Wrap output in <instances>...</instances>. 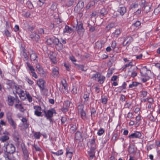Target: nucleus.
Listing matches in <instances>:
<instances>
[{"label":"nucleus","instance_id":"nucleus-1","mask_svg":"<svg viewBox=\"0 0 160 160\" xmlns=\"http://www.w3.org/2000/svg\"><path fill=\"white\" fill-rule=\"evenodd\" d=\"M91 78L98 81L100 84H102L105 79V77L99 73H97L92 75Z\"/></svg>","mask_w":160,"mask_h":160},{"label":"nucleus","instance_id":"nucleus-2","mask_svg":"<svg viewBox=\"0 0 160 160\" xmlns=\"http://www.w3.org/2000/svg\"><path fill=\"white\" fill-rule=\"evenodd\" d=\"M5 148L7 153L9 154H13L15 151V148L14 146L12 143H7L5 144Z\"/></svg>","mask_w":160,"mask_h":160},{"label":"nucleus","instance_id":"nucleus-3","mask_svg":"<svg viewBox=\"0 0 160 160\" xmlns=\"http://www.w3.org/2000/svg\"><path fill=\"white\" fill-rule=\"evenodd\" d=\"M6 115L8 122L13 128L15 129L16 128V124L12 118V113L10 112H8L7 113Z\"/></svg>","mask_w":160,"mask_h":160},{"label":"nucleus","instance_id":"nucleus-4","mask_svg":"<svg viewBox=\"0 0 160 160\" xmlns=\"http://www.w3.org/2000/svg\"><path fill=\"white\" fill-rule=\"evenodd\" d=\"M14 107L16 109L22 112H24L26 110L19 99L16 100V103L15 104Z\"/></svg>","mask_w":160,"mask_h":160},{"label":"nucleus","instance_id":"nucleus-5","mask_svg":"<svg viewBox=\"0 0 160 160\" xmlns=\"http://www.w3.org/2000/svg\"><path fill=\"white\" fill-rule=\"evenodd\" d=\"M76 31L79 36H82L84 29L83 27V24L82 23L77 22V25L76 27Z\"/></svg>","mask_w":160,"mask_h":160},{"label":"nucleus","instance_id":"nucleus-6","mask_svg":"<svg viewBox=\"0 0 160 160\" xmlns=\"http://www.w3.org/2000/svg\"><path fill=\"white\" fill-rule=\"evenodd\" d=\"M10 87L12 88H14L15 89V91L17 94L20 93V92L22 90L21 88V86L16 84L14 82H11L9 83Z\"/></svg>","mask_w":160,"mask_h":160},{"label":"nucleus","instance_id":"nucleus-7","mask_svg":"<svg viewBox=\"0 0 160 160\" xmlns=\"http://www.w3.org/2000/svg\"><path fill=\"white\" fill-rule=\"evenodd\" d=\"M17 99H19L18 98H15L10 95L8 96L7 100L8 105L10 106H13L14 102L15 104L16 103V100Z\"/></svg>","mask_w":160,"mask_h":160},{"label":"nucleus","instance_id":"nucleus-8","mask_svg":"<svg viewBox=\"0 0 160 160\" xmlns=\"http://www.w3.org/2000/svg\"><path fill=\"white\" fill-rule=\"evenodd\" d=\"M54 112V110L52 109L48 110L47 112H45L46 117L50 120V122L52 121L51 118L53 116Z\"/></svg>","mask_w":160,"mask_h":160},{"label":"nucleus","instance_id":"nucleus-9","mask_svg":"<svg viewBox=\"0 0 160 160\" xmlns=\"http://www.w3.org/2000/svg\"><path fill=\"white\" fill-rule=\"evenodd\" d=\"M149 72H151L150 70H148L146 66L142 68L140 70V73L142 76H148V73Z\"/></svg>","mask_w":160,"mask_h":160},{"label":"nucleus","instance_id":"nucleus-10","mask_svg":"<svg viewBox=\"0 0 160 160\" xmlns=\"http://www.w3.org/2000/svg\"><path fill=\"white\" fill-rule=\"evenodd\" d=\"M34 108L35 109V114L38 116H40L42 113L41 112L42 110L41 107L38 106H35L34 107Z\"/></svg>","mask_w":160,"mask_h":160},{"label":"nucleus","instance_id":"nucleus-11","mask_svg":"<svg viewBox=\"0 0 160 160\" xmlns=\"http://www.w3.org/2000/svg\"><path fill=\"white\" fill-rule=\"evenodd\" d=\"M45 82L43 79H41L38 81L37 84L40 87V89L43 91L45 89L44 84Z\"/></svg>","mask_w":160,"mask_h":160},{"label":"nucleus","instance_id":"nucleus-12","mask_svg":"<svg viewBox=\"0 0 160 160\" xmlns=\"http://www.w3.org/2000/svg\"><path fill=\"white\" fill-rule=\"evenodd\" d=\"M133 41V38L131 36H128L124 39L123 43V45L124 46H126L127 44L128 45Z\"/></svg>","mask_w":160,"mask_h":160},{"label":"nucleus","instance_id":"nucleus-13","mask_svg":"<svg viewBox=\"0 0 160 160\" xmlns=\"http://www.w3.org/2000/svg\"><path fill=\"white\" fill-rule=\"evenodd\" d=\"M31 37L33 40L36 42L39 41L40 39L39 36L37 34L36 32H33L31 35Z\"/></svg>","mask_w":160,"mask_h":160},{"label":"nucleus","instance_id":"nucleus-14","mask_svg":"<svg viewBox=\"0 0 160 160\" xmlns=\"http://www.w3.org/2000/svg\"><path fill=\"white\" fill-rule=\"evenodd\" d=\"M141 136V134L139 132H136L134 133H132L129 136L130 138H139Z\"/></svg>","mask_w":160,"mask_h":160},{"label":"nucleus","instance_id":"nucleus-15","mask_svg":"<svg viewBox=\"0 0 160 160\" xmlns=\"http://www.w3.org/2000/svg\"><path fill=\"white\" fill-rule=\"evenodd\" d=\"M59 69L58 67L53 68L52 69L53 75L54 77H57L59 76Z\"/></svg>","mask_w":160,"mask_h":160},{"label":"nucleus","instance_id":"nucleus-16","mask_svg":"<svg viewBox=\"0 0 160 160\" xmlns=\"http://www.w3.org/2000/svg\"><path fill=\"white\" fill-rule=\"evenodd\" d=\"M95 142V139L93 138L90 142V145L89 146L90 148L96 149V146Z\"/></svg>","mask_w":160,"mask_h":160},{"label":"nucleus","instance_id":"nucleus-17","mask_svg":"<svg viewBox=\"0 0 160 160\" xmlns=\"http://www.w3.org/2000/svg\"><path fill=\"white\" fill-rule=\"evenodd\" d=\"M5 135L4 136H2L0 138V140L2 142H4L8 140L9 139V138L8 136L9 133L7 132L6 133H5Z\"/></svg>","mask_w":160,"mask_h":160},{"label":"nucleus","instance_id":"nucleus-18","mask_svg":"<svg viewBox=\"0 0 160 160\" xmlns=\"http://www.w3.org/2000/svg\"><path fill=\"white\" fill-rule=\"evenodd\" d=\"M90 150L88 152V153L89 155L90 158L92 159L95 157V150L96 149L90 148Z\"/></svg>","mask_w":160,"mask_h":160},{"label":"nucleus","instance_id":"nucleus-19","mask_svg":"<svg viewBox=\"0 0 160 160\" xmlns=\"http://www.w3.org/2000/svg\"><path fill=\"white\" fill-rule=\"evenodd\" d=\"M30 56L32 61H33L36 62H37L38 61L36 58H38V56L36 53L32 52V53L30 54Z\"/></svg>","mask_w":160,"mask_h":160},{"label":"nucleus","instance_id":"nucleus-20","mask_svg":"<svg viewBox=\"0 0 160 160\" xmlns=\"http://www.w3.org/2000/svg\"><path fill=\"white\" fill-rule=\"evenodd\" d=\"M54 54L53 52H50L49 54V57L52 62L53 63L56 62V58L54 55Z\"/></svg>","mask_w":160,"mask_h":160},{"label":"nucleus","instance_id":"nucleus-21","mask_svg":"<svg viewBox=\"0 0 160 160\" xmlns=\"http://www.w3.org/2000/svg\"><path fill=\"white\" fill-rule=\"evenodd\" d=\"M118 12L121 15H123L126 12V9L124 7H120L118 9Z\"/></svg>","mask_w":160,"mask_h":160},{"label":"nucleus","instance_id":"nucleus-22","mask_svg":"<svg viewBox=\"0 0 160 160\" xmlns=\"http://www.w3.org/2000/svg\"><path fill=\"white\" fill-rule=\"evenodd\" d=\"M22 150L25 159V160H28L29 157V153L28 151L26 148H23Z\"/></svg>","mask_w":160,"mask_h":160},{"label":"nucleus","instance_id":"nucleus-23","mask_svg":"<svg viewBox=\"0 0 160 160\" xmlns=\"http://www.w3.org/2000/svg\"><path fill=\"white\" fill-rule=\"evenodd\" d=\"M78 112L80 114L82 119H85L86 118V113L84 112L83 109H79Z\"/></svg>","mask_w":160,"mask_h":160},{"label":"nucleus","instance_id":"nucleus-24","mask_svg":"<svg viewBox=\"0 0 160 160\" xmlns=\"http://www.w3.org/2000/svg\"><path fill=\"white\" fill-rule=\"evenodd\" d=\"M72 31V29L71 28L67 25L65 26V28L63 30L64 33H70Z\"/></svg>","mask_w":160,"mask_h":160},{"label":"nucleus","instance_id":"nucleus-25","mask_svg":"<svg viewBox=\"0 0 160 160\" xmlns=\"http://www.w3.org/2000/svg\"><path fill=\"white\" fill-rule=\"evenodd\" d=\"M115 24L114 22H112L106 26V28L107 31H109L112 28L115 27Z\"/></svg>","mask_w":160,"mask_h":160},{"label":"nucleus","instance_id":"nucleus-26","mask_svg":"<svg viewBox=\"0 0 160 160\" xmlns=\"http://www.w3.org/2000/svg\"><path fill=\"white\" fill-rule=\"evenodd\" d=\"M24 126L25 128H27L28 127L29 124L27 123V120L26 118L23 117L21 119Z\"/></svg>","mask_w":160,"mask_h":160},{"label":"nucleus","instance_id":"nucleus-27","mask_svg":"<svg viewBox=\"0 0 160 160\" xmlns=\"http://www.w3.org/2000/svg\"><path fill=\"white\" fill-rule=\"evenodd\" d=\"M76 0H69L66 2L65 5L68 7H71Z\"/></svg>","mask_w":160,"mask_h":160},{"label":"nucleus","instance_id":"nucleus-28","mask_svg":"<svg viewBox=\"0 0 160 160\" xmlns=\"http://www.w3.org/2000/svg\"><path fill=\"white\" fill-rule=\"evenodd\" d=\"M71 127L70 128V131L71 133L75 132L77 130V126L76 124L71 125Z\"/></svg>","mask_w":160,"mask_h":160},{"label":"nucleus","instance_id":"nucleus-29","mask_svg":"<svg viewBox=\"0 0 160 160\" xmlns=\"http://www.w3.org/2000/svg\"><path fill=\"white\" fill-rule=\"evenodd\" d=\"M55 47L56 49L59 51L63 48V45L61 42H60L59 43L55 46Z\"/></svg>","mask_w":160,"mask_h":160},{"label":"nucleus","instance_id":"nucleus-30","mask_svg":"<svg viewBox=\"0 0 160 160\" xmlns=\"http://www.w3.org/2000/svg\"><path fill=\"white\" fill-rule=\"evenodd\" d=\"M138 68L136 67L133 69V71H132L131 72V76L132 78H134L137 76V73L136 72V71L137 70Z\"/></svg>","mask_w":160,"mask_h":160},{"label":"nucleus","instance_id":"nucleus-31","mask_svg":"<svg viewBox=\"0 0 160 160\" xmlns=\"http://www.w3.org/2000/svg\"><path fill=\"white\" fill-rule=\"evenodd\" d=\"M100 12L101 15L104 16L107 14L108 11L105 8H103L100 10Z\"/></svg>","mask_w":160,"mask_h":160},{"label":"nucleus","instance_id":"nucleus-32","mask_svg":"<svg viewBox=\"0 0 160 160\" xmlns=\"http://www.w3.org/2000/svg\"><path fill=\"white\" fill-rule=\"evenodd\" d=\"M89 94L88 93H87L84 94L83 95V98L85 100V102H88L89 100Z\"/></svg>","mask_w":160,"mask_h":160},{"label":"nucleus","instance_id":"nucleus-33","mask_svg":"<svg viewBox=\"0 0 160 160\" xmlns=\"http://www.w3.org/2000/svg\"><path fill=\"white\" fill-rule=\"evenodd\" d=\"M27 98L29 102H31L32 101V98L28 92H26V96L25 98Z\"/></svg>","mask_w":160,"mask_h":160},{"label":"nucleus","instance_id":"nucleus-34","mask_svg":"<svg viewBox=\"0 0 160 160\" xmlns=\"http://www.w3.org/2000/svg\"><path fill=\"white\" fill-rule=\"evenodd\" d=\"M26 92H25L22 90L21 92H20V93H18V94L19 95V97L21 98H22V97H24L26 96Z\"/></svg>","mask_w":160,"mask_h":160},{"label":"nucleus","instance_id":"nucleus-35","mask_svg":"<svg viewBox=\"0 0 160 160\" xmlns=\"http://www.w3.org/2000/svg\"><path fill=\"white\" fill-rule=\"evenodd\" d=\"M121 33L120 29L119 28L117 29L116 30L114 33V36L117 37Z\"/></svg>","mask_w":160,"mask_h":160},{"label":"nucleus","instance_id":"nucleus-36","mask_svg":"<svg viewBox=\"0 0 160 160\" xmlns=\"http://www.w3.org/2000/svg\"><path fill=\"white\" fill-rule=\"evenodd\" d=\"M11 154L7 152L5 153L4 156L6 160H12V159L10 157Z\"/></svg>","mask_w":160,"mask_h":160},{"label":"nucleus","instance_id":"nucleus-37","mask_svg":"<svg viewBox=\"0 0 160 160\" xmlns=\"http://www.w3.org/2000/svg\"><path fill=\"white\" fill-rule=\"evenodd\" d=\"M52 153L56 155L59 156L62 155L63 153V152L62 150H60L56 152H52Z\"/></svg>","mask_w":160,"mask_h":160},{"label":"nucleus","instance_id":"nucleus-38","mask_svg":"<svg viewBox=\"0 0 160 160\" xmlns=\"http://www.w3.org/2000/svg\"><path fill=\"white\" fill-rule=\"evenodd\" d=\"M27 65L29 68V69L31 71V72H33L35 71V69L31 65V64L28 62L27 63Z\"/></svg>","mask_w":160,"mask_h":160},{"label":"nucleus","instance_id":"nucleus-39","mask_svg":"<svg viewBox=\"0 0 160 160\" xmlns=\"http://www.w3.org/2000/svg\"><path fill=\"white\" fill-rule=\"evenodd\" d=\"M150 6L147 5L144 7L143 10L145 12L147 13L150 11Z\"/></svg>","mask_w":160,"mask_h":160},{"label":"nucleus","instance_id":"nucleus-40","mask_svg":"<svg viewBox=\"0 0 160 160\" xmlns=\"http://www.w3.org/2000/svg\"><path fill=\"white\" fill-rule=\"evenodd\" d=\"M139 84L136 82H133L132 84H130L129 86V88H132L134 87L137 86Z\"/></svg>","mask_w":160,"mask_h":160},{"label":"nucleus","instance_id":"nucleus-41","mask_svg":"<svg viewBox=\"0 0 160 160\" xmlns=\"http://www.w3.org/2000/svg\"><path fill=\"white\" fill-rule=\"evenodd\" d=\"M70 102L68 101H66L64 102L63 106L64 107H66L68 108L70 107Z\"/></svg>","mask_w":160,"mask_h":160},{"label":"nucleus","instance_id":"nucleus-42","mask_svg":"<svg viewBox=\"0 0 160 160\" xmlns=\"http://www.w3.org/2000/svg\"><path fill=\"white\" fill-rule=\"evenodd\" d=\"M102 102L104 104H106L107 102V99L106 97H102Z\"/></svg>","mask_w":160,"mask_h":160},{"label":"nucleus","instance_id":"nucleus-43","mask_svg":"<svg viewBox=\"0 0 160 160\" xmlns=\"http://www.w3.org/2000/svg\"><path fill=\"white\" fill-rule=\"evenodd\" d=\"M71 92L74 94H76L77 93V87L75 86H73Z\"/></svg>","mask_w":160,"mask_h":160},{"label":"nucleus","instance_id":"nucleus-44","mask_svg":"<svg viewBox=\"0 0 160 160\" xmlns=\"http://www.w3.org/2000/svg\"><path fill=\"white\" fill-rule=\"evenodd\" d=\"M78 7L79 6L80 8H82L84 6V2H83L80 1L77 4Z\"/></svg>","mask_w":160,"mask_h":160},{"label":"nucleus","instance_id":"nucleus-45","mask_svg":"<svg viewBox=\"0 0 160 160\" xmlns=\"http://www.w3.org/2000/svg\"><path fill=\"white\" fill-rule=\"evenodd\" d=\"M141 24V22L139 21H136L134 23H133L132 24V25L134 26H135V27H137L139 26H140Z\"/></svg>","mask_w":160,"mask_h":160},{"label":"nucleus","instance_id":"nucleus-46","mask_svg":"<svg viewBox=\"0 0 160 160\" xmlns=\"http://www.w3.org/2000/svg\"><path fill=\"white\" fill-rule=\"evenodd\" d=\"M117 136L118 135L116 133H114L112 137V141L114 142V143L116 141Z\"/></svg>","mask_w":160,"mask_h":160},{"label":"nucleus","instance_id":"nucleus-47","mask_svg":"<svg viewBox=\"0 0 160 160\" xmlns=\"http://www.w3.org/2000/svg\"><path fill=\"white\" fill-rule=\"evenodd\" d=\"M27 4L28 7L30 9H32L33 8V5L32 3L30 1H28L27 2Z\"/></svg>","mask_w":160,"mask_h":160},{"label":"nucleus","instance_id":"nucleus-48","mask_svg":"<svg viewBox=\"0 0 160 160\" xmlns=\"http://www.w3.org/2000/svg\"><path fill=\"white\" fill-rule=\"evenodd\" d=\"M76 65L79 69L81 70L82 71H86L87 69L84 70L83 69L84 67L83 65H81L76 64Z\"/></svg>","mask_w":160,"mask_h":160},{"label":"nucleus","instance_id":"nucleus-49","mask_svg":"<svg viewBox=\"0 0 160 160\" xmlns=\"http://www.w3.org/2000/svg\"><path fill=\"white\" fill-rule=\"evenodd\" d=\"M59 39L57 38H54L53 39V43H54L56 46L57 44L59 43Z\"/></svg>","mask_w":160,"mask_h":160},{"label":"nucleus","instance_id":"nucleus-50","mask_svg":"<svg viewBox=\"0 0 160 160\" xmlns=\"http://www.w3.org/2000/svg\"><path fill=\"white\" fill-rule=\"evenodd\" d=\"M144 77H145L142 78V81L143 82H146L148 80H149V79L150 78V77L149 76H146Z\"/></svg>","mask_w":160,"mask_h":160},{"label":"nucleus","instance_id":"nucleus-51","mask_svg":"<svg viewBox=\"0 0 160 160\" xmlns=\"http://www.w3.org/2000/svg\"><path fill=\"white\" fill-rule=\"evenodd\" d=\"M104 132V130L103 129L101 128L98 131L97 133L98 135H101Z\"/></svg>","mask_w":160,"mask_h":160},{"label":"nucleus","instance_id":"nucleus-52","mask_svg":"<svg viewBox=\"0 0 160 160\" xmlns=\"http://www.w3.org/2000/svg\"><path fill=\"white\" fill-rule=\"evenodd\" d=\"M47 42L48 45H51L53 43V39L49 38L47 39Z\"/></svg>","mask_w":160,"mask_h":160},{"label":"nucleus","instance_id":"nucleus-53","mask_svg":"<svg viewBox=\"0 0 160 160\" xmlns=\"http://www.w3.org/2000/svg\"><path fill=\"white\" fill-rule=\"evenodd\" d=\"M5 34V35L7 37H10V32L8 30H6L4 31Z\"/></svg>","mask_w":160,"mask_h":160},{"label":"nucleus","instance_id":"nucleus-54","mask_svg":"<svg viewBox=\"0 0 160 160\" xmlns=\"http://www.w3.org/2000/svg\"><path fill=\"white\" fill-rule=\"evenodd\" d=\"M34 137L35 138L38 139L40 137V133L39 132H35L34 134Z\"/></svg>","mask_w":160,"mask_h":160},{"label":"nucleus","instance_id":"nucleus-55","mask_svg":"<svg viewBox=\"0 0 160 160\" xmlns=\"http://www.w3.org/2000/svg\"><path fill=\"white\" fill-rule=\"evenodd\" d=\"M141 95L143 97H145L147 94V92L146 91H141Z\"/></svg>","mask_w":160,"mask_h":160},{"label":"nucleus","instance_id":"nucleus-56","mask_svg":"<svg viewBox=\"0 0 160 160\" xmlns=\"http://www.w3.org/2000/svg\"><path fill=\"white\" fill-rule=\"evenodd\" d=\"M38 72L39 74L42 75H44L45 74V72L42 68H41V69H39L38 70Z\"/></svg>","mask_w":160,"mask_h":160},{"label":"nucleus","instance_id":"nucleus-57","mask_svg":"<svg viewBox=\"0 0 160 160\" xmlns=\"http://www.w3.org/2000/svg\"><path fill=\"white\" fill-rule=\"evenodd\" d=\"M66 154L67 155H68L69 154H72L73 152L70 151V149L69 148H67Z\"/></svg>","mask_w":160,"mask_h":160},{"label":"nucleus","instance_id":"nucleus-58","mask_svg":"<svg viewBox=\"0 0 160 160\" xmlns=\"http://www.w3.org/2000/svg\"><path fill=\"white\" fill-rule=\"evenodd\" d=\"M61 110L63 112H65L68 111V108L63 106V108L61 109Z\"/></svg>","mask_w":160,"mask_h":160},{"label":"nucleus","instance_id":"nucleus-59","mask_svg":"<svg viewBox=\"0 0 160 160\" xmlns=\"http://www.w3.org/2000/svg\"><path fill=\"white\" fill-rule=\"evenodd\" d=\"M51 8L52 10L53 11L56 10V5L54 3L52 4L51 6Z\"/></svg>","mask_w":160,"mask_h":160},{"label":"nucleus","instance_id":"nucleus-60","mask_svg":"<svg viewBox=\"0 0 160 160\" xmlns=\"http://www.w3.org/2000/svg\"><path fill=\"white\" fill-rule=\"evenodd\" d=\"M38 33L40 34H44V31L43 29L42 28H39L38 30Z\"/></svg>","mask_w":160,"mask_h":160},{"label":"nucleus","instance_id":"nucleus-61","mask_svg":"<svg viewBox=\"0 0 160 160\" xmlns=\"http://www.w3.org/2000/svg\"><path fill=\"white\" fill-rule=\"evenodd\" d=\"M78 135V137L77 138V139H79V138H81V133L79 132H78L75 134V138H77V136Z\"/></svg>","mask_w":160,"mask_h":160},{"label":"nucleus","instance_id":"nucleus-62","mask_svg":"<svg viewBox=\"0 0 160 160\" xmlns=\"http://www.w3.org/2000/svg\"><path fill=\"white\" fill-rule=\"evenodd\" d=\"M128 151L129 152L132 153L134 152V150L133 148L130 147L129 148Z\"/></svg>","mask_w":160,"mask_h":160},{"label":"nucleus","instance_id":"nucleus-63","mask_svg":"<svg viewBox=\"0 0 160 160\" xmlns=\"http://www.w3.org/2000/svg\"><path fill=\"white\" fill-rule=\"evenodd\" d=\"M70 59L73 62H76V60L73 56H71L69 57Z\"/></svg>","mask_w":160,"mask_h":160},{"label":"nucleus","instance_id":"nucleus-64","mask_svg":"<svg viewBox=\"0 0 160 160\" xmlns=\"http://www.w3.org/2000/svg\"><path fill=\"white\" fill-rule=\"evenodd\" d=\"M127 117L129 118H132V113L129 112L127 115Z\"/></svg>","mask_w":160,"mask_h":160}]
</instances>
